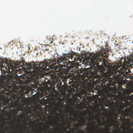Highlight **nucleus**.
<instances>
[{
    "label": "nucleus",
    "mask_w": 133,
    "mask_h": 133,
    "mask_svg": "<svg viewBox=\"0 0 133 133\" xmlns=\"http://www.w3.org/2000/svg\"><path fill=\"white\" fill-rule=\"evenodd\" d=\"M45 131H46V130L45 129Z\"/></svg>",
    "instance_id": "obj_33"
},
{
    "label": "nucleus",
    "mask_w": 133,
    "mask_h": 133,
    "mask_svg": "<svg viewBox=\"0 0 133 133\" xmlns=\"http://www.w3.org/2000/svg\"><path fill=\"white\" fill-rule=\"evenodd\" d=\"M1 88H3L2 89V91L3 92L5 91H9L10 89H12L11 85L9 82H5L3 83V82L0 84V90Z\"/></svg>",
    "instance_id": "obj_5"
},
{
    "label": "nucleus",
    "mask_w": 133,
    "mask_h": 133,
    "mask_svg": "<svg viewBox=\"0 0 133 133\" xmlns=\"http://www.w3.org/2000/svg\"><path fill=\"white\" fill-rule=\"evenodd\" d=\"M127 99L131 102H133V95L131 94L130 95H128L127 96Z\"/></svg>",
    "instance_id": "obj_11"
},
{
    "label": "nucleus",
    "mask_w": 133,
    "mask_h": 133,
    "mask_svg": "<svg viewBox=\"0 0 133 133\" xmlns=\"http://www.w3.org/2000/svg\"><path fill=\"white\" fill-rule=\"evenodd\" d=\"M67 112H68V111H66V113H67Z\"/></svg>",
    "instance_id": "obj_30"
},
{
    "label": "nucleus",
    "mask_w": 133,
    "mask_h": 133,
    "mask_svg": "<svg viewBox=\"0 0 133 133\" xmlns=\"http://www.w3.org/2000/svg\"><path fill=\"white\" fill-rule=\"evenodd\" d=\"M68 126L69 127H71V125H70V124L69 123H68Z\"/></svg>",
    "instance_id": "obj_16"
},
{
    "label": "nucleus",
    "mask_w": 133,
    "mask_h": 133,
    "mask_svg": "<svg viewBox=\"0 0 133 133\" xmlns=\"http://www.w3.org/2000/svg\"><path fill=\"white\" fill-rule=\"evenodd\" d=\"M127 64H123V68L127 69L129 65H133V60H132V61H129L127 62Z\"/></svg>",
    "instance_id": "obj_8"
},
{
    "label": "nucleus",
    "mask_w": 133,
    "mask_h": 133,
    "mask_svg": "<svg viewBox=\"0 0 133 133\" xmlns=\"http://www.w3.org/2000/svg\"><path fill=\"white\" fill-rule=\"evenodd\" d=\"M35 80H33V82H34V81H35Z\"/></svg>",
    "instance_id": "obj_28"
},
{
    "label": "nucleus",
    "mask_w": 133,
    "mask_h": 133,
    "mask_svg": "<svg viewBox=\"0 0 133 133\" xmlns=\"http://www.w3.org/2000/svg\"><path fill=\"white\" fill-rule=\"evenodd\" d=\"M55 124H58V125H59V123L58 122H55Z\"/></svg>",
    "instance_id": "obj_15"
},
{
    "label": "nucleus",
    "mask_w": 133,
    "mask_h": 133,
    "mask_svg": "<svg viewBox=\"0 0 133 133\" xmlns=\"http://www.w3.org/2000/svg\"><path fill=\"white\" fill-rule=\"evenodd\" d=\"M71 113H74V114H75L74 112L72 110H71Z\"/></svg>",
    "instance_id": "obj_17"
},
{
    "label": "nucleus",
    "mask_w": 133,
    "mask_h": 133,
    "mask_svg": "<svg viewBox=\"0 0 133 133\" xmlns=\"http://www.w3.org/2000/svg\"><path fill=\"white\" fill-rule=\"evenodd\" d=\"M20 101L18 99H17L15 101V105L16 106H18L19 105V103Z\"/></svg>",
    "instance_id": "obj_12"
},
{
    "label": "nucleus",
    "mask_w": 133,
    "mask_h": 133,
    "mask_svg": "<svg viewBox=\"0 0 133 133\" xmlns=\"http://www.w3.org/2000/svg\"><path fill=\"white\" fill-rule=\"evenodd\" d=\"M113 118L112 116L111 118L110 119H108V122H110L111 123V125H109V127H110L112 126V124L115 123V122L113 120Z\"/></svg>",
    "instance_id": "obj_10"
},
{
    "label": "nucleus",
    "mask_w": 133,
    "mask_h": 133,
    "mask_svg": "<svg viewBox=\"0 0 133 133\" xmlns=\"http://www.w3.org/2000/svg\"><path fill=\"white\" fill-rule=\"evenodd\" d=\"M105 125V124L104 123H103V124L102 125L104 126V125Z\"/></svg>",
    "instance_id": "obj_20"
},
{
    "label": "nucleus",
    "mask_w": 133,
    "mask_h": 133,
    "mask_svg": "<svg viewBox=\"0 0 133 133\" xmlns=\"http://www.w3.org/2000/svg\"><path fill=\"white\" fill-rule=\"evenodd\" d=\"M88 117V116H87V118Z\"/></svg>",
    "instance_id": "obj_31"
},
{
    "label": "nucleus",
    "mask_w": 133,
    "mask_h": 133,
    "mask_svg": "<svg viewBox=\"0 0 133 133\" xmlns=\"http://www.w3.org/2000/svg\"><path fill=\"white\" fill-rule=\"evenodd\" d=\"M79 121L80 122V123L79 124L78 127H80L86 125L85 123L86 122V121L84 119L83 117H81V119L79 120Z\"/></svg>",
    "instance_id": "obj_7"
},
{
    "label": "nucleus",
    "mask_w": 133,
    "mask_h": 133,
    "mask_svg": "<svg viewBox=\"0 0 133 133\" xmlns=\"http://www.w3.org/2000/svg\"><path fill=\"white\" fill-rule=\"evenodd\" d=\"M51 127V123H50V125H49V127H48V128H49L50 127Z\"/></svg>",
    "instance_id": "obj_18"
},
{
    "label": "nucleus",
    "mask_w": 133,
    "mask_h": 133,
    "mask_svg": "<svg viewBox=\"0 0 133 133\" xmlns=\"http://www.w3.org/2000/svg\"><path fill=\"white\" fill-rule=\"evenodd\" d=\"M54 125H54V124L53 123L52 124V126H53V127H54Z\"/></svg>",
    "instance_id": "obj_21"
},
{
    "label": "nucleus",
    "mask_w": 133,
    "mask_h": 133,
    "mask_svg": "<svg viewBox=\"0 0 133 133\" xmlns=\"http://www.w3.org/2000/svg\"><path fill=\"white\" fill-rule=\"evenodd\" d=\"M9 104V102L7 100H5L3 102V104L4 105H6Z\"/></svg>",
    "instance_id": "obj_13"
},
{
    "label": "nucleus",
    "mask_w": 133,
    "mask_h": 133,
    "mask_svg": "<svg viewBox=\"0 0 133 133\" xmlns=\"http://www.w3.org/2000/svg\"><path fill=\"white\" fill-rule=\"evenodd\" d=\"M109 129H109V128H108V130H109Z\"/></svg>",
    "instance_id": "obj_32"
},
{
    "label": "nucleus",
    "mask_w": 133,
    "mask_h": 133,
    "mask_svg": "<svg viewBox=\"0 0 133 133\" xmlns=\"http://www.w3.org/2000/svg\"><path fill=\"white\" fill-rule=\"evenodd\" d=\"M43 62L41 63L38 62H36L34 64L32 62L30 64H28L27 66V68L29 69L27 71V74L28 76L31 78L35 77L36 78L41 75L42 73V71L40 70L39 68L41 64H42L43 70L44 71H46V70H44V67L43 65Z\"/></svg>",
    "instance_id": "obj_3"
},
{
    "label": "nucleus",
    "mask_w": 133,
    "mask_h": 133,
    "mask_svg": "<svg viewBox=\"0 0 133 133\" xmlns=\"http://www.w3.org/2000/svg\"><path fill=\"white\" fill-rule=\"evenodd\" d=\"M49 61H44L43 63L44 67V70H46V71H48L50 69L55 70V66L56 64V60L55 59L51 60H49Z\"/></svg>",
    "instance_id": "obj_4"
},
{
    "label": "nucleus",
    "mask_w": 133,
    "mask_h": 133,
    "mask_svg": "<svg viewBox=\"0 0 133 133\" xmlns=\"http://www.w3.org/2000/svg\"><path fill=\"white\" fill-rule=\"evenodd\" d=\"M67 61L66 58L62 57L58 59L57 60V64L62 63L63 64L64 66H67L69 65L68 63H67L66 62H65Z\"/></svg>",
    "instance_id": "obj_6"
},
{
    "label": "nucleus",
    "mask_w": 133,
    "mask_h": 133,
    "mask_svg": "<svg viewBox=\"0 0 133 133\" xmlns=\"http://www.w3.org/2000/svg\"><path fill=\"white\" fill-rule=\"evenodd\" d=\"M101 58L99 56H97L96 58V61L97 63L99 62H103L104 66L107 69V70L103 69L102 71L100 72L101 75H96L97 78L100 80L103 83L101 84V89L99 87L100 91L101 93V99L103 102L106 103H109L112 101L113 103H115L114 107V109L117 111L119 113H121L125 115L129 113V111L126 108L125 110H123L124 109L125 106V105L122 102L119 101L117 103L114 102L112 97V94L111 93V89L110 87V85L108 82H111L114 78H117L121 76V71L119 70L118 69H115L112 68V63H110L107 62V58L108 57V56H100Z\"/></svg>",
    "instance_id": "obj_1"
},
{
    "label": "nucleus",
    "mask_w": 133,
    "mask_h": 133,
    "mask_svg": "<svg viewBox=\"0 0 133 133\" xmlns=\"http://www.w3.org/2000/svg\"><path fill=\"white\" fill-rule=\"evenodd\" d=\"M48 94V93L46 92H45V93L44 94H42L41 95V97H43V98H44L46 96L47 94Z\"/></svg>",
    "instance_id": "obj_14"
},
{
    "label": "nucleus",
    "mask_w": 133,
    "mask_h": 133,
    "mask_svg": "<svg viewBox=\"0 0 133 133\" xmlns=\"http://www.w3.org/2000/svg\"><path fill=\"white\" fill-rule=\"evenodd\" d=\"M11 117V115H10V117Z\"/></svg>",
    "instance_id": "obj_29"
},
{
    "label": "nucleus",
    "mask_w": 133,
    "mask_h": 133,
    "mask_svg": "<svg viewBox=\"0 0 133 133\" xmlns=\"http://www.w3.org/2000/svg\"><path fill=\"white\" fill-rule=\"evenodd\" d=\"M68 62V63H70V61H69Z\"/></svg>",
    "instance_id": "obj_25"
},
{
    "label": "nucleus",
    "mask_w": 133,
    "mask_h": 133,
    "mask_svg": "<svg viewBox=\"0 0 133 133\" xmlns=\"http://www.w3.org/2000/svg\"><path fill=\"white\" fill-rule=\"evenodd\" d=\"M99 129L101 130H102V129L101 128H99Z\"/></svg>",
    "instance_id": "obj_22"
},
{
    "label": "nucleus",
    "mask_w": 133,
    "mask_h": 133,
    "mask_svg": "<svg viewBox=\"0 0 133 133\" xmlns=\"http://www.w3.org/2000/svg\"><path fill=\"white\" fill-rule=\"evenodd\" d=\"M109 132L108 130H107L106 131V132L107 133H108Z\"/></svg>",
    "instance_id": "obj_19"
},
{
    "label": "nucleus",
    "mask_w": 133,
    "mask_h": 133,
    "mask_svg": "<svg viewBox=\"0 0 133 133\" xmlns=\"http://www.w3.org/2000/svg\"><path fill=\"white\" fill-rule=\"evenodd\" d=\"M73 57V56H71V58H72Z\"/></svg>",
    "instance_id": "obj_26"
},
{
    "label": "nucleus",
    "mask_w": 133,
    "mask_h": 133,
    "mask_svg": "<svg viewBox=\"0 0 133 133\" xmlns=\"http://www.w3.org/2000/svg\"><path fill=\"white\" fill-rule=\"evenodd\" d=\"M114 110L115 111H116V113H115L114 114V116L115 117L116 120H117L118 116V115L119 114L121 113H119L117 112V111L115 110V109L114 108ZM113 115V114H112V116Z\"/></svg>",
    "instance_id": "obj_9"
},
{
    "label": "nucleus",
    "mask_w": 133,
    "mask_h": 133,
    "mask_svg": "<svg viewBox=\"0 0 133 133\" xmlns=\"http://www.w3.org/2000/svg\"><path fill=\"white\" fill-rule=\"evenodd\" d=\"M27 121V120H25V121H24V120H23V121L24 122H26V121Z\"/></svg>",
    "instance_id": "obj_23"
},
{
    "label": "nucleus",
    "mask_w": 133,
    "mask_h": 133,
    "mask_svg": "<svg viewBox=\"0 0 133 133\" xmlns=\"http://www.w3.org/2000/svg\"><path fill=\"white\" fill-rule=\"evenodd\" d=\"M79 77L77 84L75 86L73 90V94L75 92L74 95L75 96L82 98L81 95H85L87 90V81L84 80V77L81 75H79Z\"/></svg>",
    "instance_id": "obj_2"
},
{
    "label": "nucleus",
    "mask_w": 133,
    "mask_h": 133,
    "mask_svg": "<svg viewBox=\"0 0 133 133\" xmlns=\"http://www.w3.org/2000/svg\"><path fill=\"white\" fill-rule=\"evenodd\" d=\"M115 101H116V102H117V100L116 99L115 100Z\"/></svg>",
    "instance_id": "obj_27"
},
{
    "label": "nucleus",
    "mask_w": 133,
    "mask_h": 133,
    "mask_svg": "<svg viewBox=\"0 0 133 133\" xmlns=\"http://www.w3.org/2000/svg\"><path fill=\"white\" fill-rule=\"evenodd\" d=\"M1 132H4V131H3V130H1Z\"/></svg>",
    "instance_id": "obj_24"
}]
</instances>
